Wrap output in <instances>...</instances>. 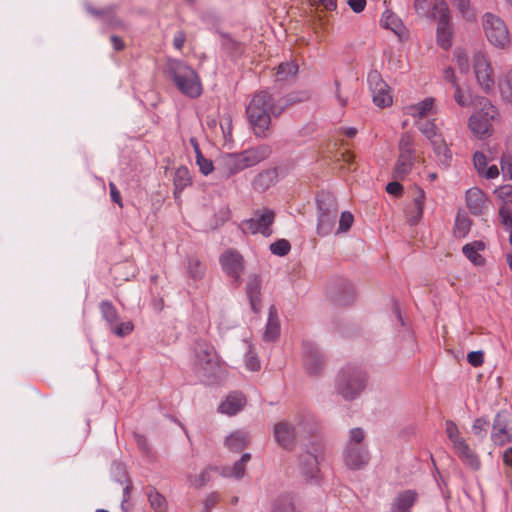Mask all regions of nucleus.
Instances as JSON below:
<instances>
[{"instance_id":"obj_1","label":"nucleus","mask_w":512,"mask_h":512,"mask_svg":"<svg viewBox=\"0 0 512 512\" xmlns=\"http://www.w3.org/2000/svg\"><path fill=\"white\" fill-rule=\"evenodd\" d=\"M315 430L316 422L313 416L299 414L276 423L273 428V436L280 447L292 450L298 440L308 437Z\"/></svg>"},{"instance_id":"obj_2","label":"nucleus","mask_w":512,"mask_h":512,"mask_svg":"<svg viewBox=\"0 0 512 512\" xmlns=\"http://www.w3.org/2000/svg\"><path fill=\"white\" fill-rule=\"evenodd\" d=\"M281 107L275 104L271 94L266 91L256 93L246 108L247 117L257 137H267L271 123V115H279Z\"/></svg>"},{"instance_id":"obj_3","label":"nucleus","mask_w":512,"mask_h":512,"mask_svg":"<svg viewBox=\"0 0 512 512\" xmlns=\"http://www.w3.org/2000/svg\"><path fill=\"white\" fill-rule=\"evenodd\" d=\"M270 154L271 148L265 144L249 148L240 153H226L217 159L216 170L222 176L228 178L244 169L257 165L268 158Z\"/></svg>"},{"instance_id":"obj_4","label":"nucleus","mask_w":512,"mask_h":512,"mask_svg":"<svg viewBox=\"0 0 512 512\" xmlns=\"http://www.w3.org/2000/svg\"><path fill=\"white\" fill-rule=\"evenodd\" d=\"M194 369L204 384L211 385L220 379L222 368L215 348L204 340L196 342Z\"/></svg>"},{"instance_id":"obj_5","label":"nucleus","mask_w":512,"mask_h":512,"mask_svg":"<svg viewBox=\"0 0 512 512\" xmlns=\"http://www.w3.org/2000/svg\"><path fill=\"white\" fill-rule=\"evenodd\" d=\"M166 72L182 94L191 98L201 95L200 78L196 71L185 62L178 59H169Z\"/></svg>"},{"instance_id":"obj_6","label":"nucleus","mask_w":512,"mask_h":512,"mask_svg":"<svg viewBox=\"0 0 512 512\" xmlns=\"http://www.w3.org/2000/svg\"><path fill=\"white\" fill-rule=\"evenodd\" d=\"M367 376L356 367H345L339 371L335 379V390L345 400L357 399L366 388Z\"/></svg>"},{"instance_id":"obj_7","label":"nucleus","mask_w":512,"mask_h":512,"mask_svg":"<svg viewBox=\"0 0 512 512\" xmlns=\"http://www.w3.org/2000/svg\"><path fill=\"white\" fill-rule=\"evenodd\" d=\"M480 109L469 118V128L472 133L484 138L491 134L492 123L499 117L497 108L486 98H479Z\"/></svg>"},{"instance_id":"obj_8","label":"nucleus","mask_w":512,"mask_h":512,"mask_svg":"<svg viewBox=\"0 0 512 512\" xmlns=\"http://www.w3.org/2000/svg\"><path fill=\"white\" fill-rule=\"evenodd\" d=\"M318 204V223L317 233L320 236L329 235L336 223L338 216V205L335 198L328 194L322 193L317 198Z\"/></svg>"},{"instance_id":"obj_9","label":"nucleus","mask_w":512,"mask_h":512,"mask_svg":"<svg viewBox=\"0 0 512 512\" xmlns=\"http://www.w3.org/2000/svg\"><path fill=\"white\" fill-rule=\"evenodd\" d=\"M482 25L488 41L495 47L504 49L510 44V35L505 22L497 15L485 13Z\"/></svg>"},{"instance_id":"obj_10","label":"nucleus","mask_w":512,"mask_h":512,"mask_svg":"<svg viewBox=\"0 0 512 512\" xmlns=\"http://www.w3.org/2000/svg\"><path fill=\"white\" fill-rule=\"evenodd\" d=\"M275 220V213L269 208L258 209L254 212L253 216L241 224V229L244 232L251 234H262L264 237H269L272 233V225Z\"/></svg>"},{"instance_id":"obj_11","label":"nucleus","mask_w":512,"mask_h":512,"mask_svg":"<svg viewBox=\"0 0 512 512\" xmlns=\"http://www.w3.org/2000/svg\"><path fill=\"white\" fill-rule=\"evenodd\" d=\"M473 71L478 85L486 93L494 91L495 79L488 55L482 51H477L472 59Z\"/></svg>"},{"instance_id":"obj_12","label":"nucleus","mask_w":512,"mask_h":512,"mask_svg":"<svg viewBox=\"0 0 512 512\" xmlns=\"http://www.w3.org/2000/svg\"><path fill=\"white\" fill-rule=\"evenodd\" d=\"M491 440L499 446L512 442V414L507 410L499 411L493 421Z\"/></svg>"},{"instance_id":"obj_13","label":"nucleus","mask_w":512,"mask_h":512,"mask_svg":"<svg viewBox=\"0 0 512 512\" xmlns=\"http://www.w3.org/2000/svg\"><path fill=\"white\" fill-rule=\"evenodd\" d=\"M320 451L317 447L300 454L298 458V470L306 481L318 482L320 479Z\"/></svg>"},{"instance_id":"obj_14","label":"nucleus","mask_w":512,"mask_h":512,"mask_svg":"<svg viewBox=\"0 0 512 512\" xmlns=\"http://www.w3.org/2000/svg\"><path fill=\"white\" fill-rule=\"evenodd\" d=\"M367 81L373 102L376 106L383 108L392 104V95L389 86L384 82L377 71H371L368 74Z\"/></svg>"},{"instance_id":"obj_15","label":"nucleus","mask_w":512,"mask_h":512,"mask_svg":"<svg viewBox=\"0 0 512 512\" xmlns=\"http://www.w3.org/2000/svg\"><path fill=\"white\" fill-rule=\"evenodd\" d=\"M220 264L223 271L233 277L237 282L244 269L243 257L236 250H227L220 257Z\"/></svg>"},{"instance_id":"obj_16","label":"nucleus","mask_w":512,"mask_h":512,"mask_svg":"<svg viewBox=\"0 0 512 512\" xmlns=\"http://www.w3.org/2000/svg\"><path fill=\"white\" fill-rule=\"evenodd\" d=\"M343 461L349 469H360L369 461L368 450L365 446H345Z\"/></svg>"},{"instance_id":"obj_17","label":"nucleus","mask_w":512,"mask_h":512,"mask_svg":"<svg viewBox=\"0 0 512 512\" xmlns=\"http://www.w3.org/2000/svg\"><path fill=\"white\" fill-rule=\"evenodd\" d=\"M304 367L310 374H317L323 365V357L319 348L309 342L303 344Z\"/></svg>"},{"instance_id":"obj_18","label":"nucleus","mask_w":512,"mask_h":512,"mask_svg":"<svg viewBox=\"0 0 512 512\" xmlns=\"http://www.w3.org/2000/svg\"><path fill=\"white\" fill-rule=\"evenodd\" d=\"M465 198L467 208L473 215H482L488 208V202L484 192L477 187L468 189Z\"/></svg>"},{"instance_id":"obj_19","label":"nucleus","mask_w":512,"mask_h":512,"mask_svg":"<svg viewBox=\"0 0 512 512\" xmlns=\"http://www.w3.org/2000/svg\"><path fill=\"white\" fill-rule=\"evenodd\" d=\"M246 398L242 393H230L219 405L218 411L222 414L233 416L243 409Z\"/></svg>"},{"instance_id":"obj_20","label":"nucleus","mask_w":512,"mask_h":512,"mask_svg":"<svg viewBox=\"0 0 512 512\" xmlns=\"http://www.w3.org/2000/svg\"><path fill=\"white\" fill-rule=\"evenodd\" d=\"M251 459L250 453H244L232 466H223L218 469L221 476L240 480L245 475L246 465Z\"/></svg>"},{"instance_id":"obj_21","label":"nucleus","mask_w":512,"mask_h":512,"mask_svg":"<svg viewBox=\"0 0 512 512\" xmlns=\"http://www.w3.org/2000/svg\"><path fill=\"white\" fill-rule=\"evenodd\" d=\"M456 455L460 458V460L467 465L472 470H479L481 467V462L478 455L473 451V449L469 446L467 441H463L461 444L457 445L453 448Z\"/></svg>"},{"instance_id":"obj_22","label":"nucleus","mask_w":512,"mask_h":512,"mask_svg":"<svg viewBox=\"0 0 512 512\" xmlns=\"http://www.w3.org/2000/svg\"><path fill=\"white\" fill-rule=\"evenodd\" d=\"M424 198V191L418 190L417 196L414 197L413 201L405 209L407 221L412 226L418 224L422 218Z\"/></svg>"},{"instance_id":"obj_23","label":"nucleus","mask_w":512,"mask_h":512,"mask_svg":"<svg viewBox=\"0 0 512 512\" xmlns=\"http://www.w3.org/2000/svg\"><path fill=\"white\" fill-rule=\"evenodd\" d=\"M260 288L261 279L259 276L255 274L250 275L246 284V294L250 301L252 310L256 313L260 310Z\"/></svg>"},{"instance_id":"obj_24","label":"nucleus","mask_w":512,"mask_h":512,"mask_svg":"<svg viewBox=\"0 0 512 512\" xmlns=\"http://www.w3.org/2000/svg\"><path fill=\"white\" fill-rule=\"evenodd\" d=\"M434 98L427 97L424 100L406 107V113L413 118H424L434 112Z\"/></svg>"},{"instance_id":"obj_25","label":"nucleus","mask_w":512,"mask_h":512,"mask_svg":"<svg viewBox=\"0 0 512 512\" xmlns=\"http://www.w3.org/2000/svg\"><path fill=\"white\" fill-rule=\"evenodd\" d=\"M417 499V494L412 490L400 493L391 506V512H410Z\"/></svg>"},{"instance_id":"obj_26","label":"nucleus","mask_w":512,"mask_h":512,"mask_svg":"<svg viewBox=\"0 0 512 512\" xmlns=\"http://www.w3.org/2000/svg\"><path fill=\"white\" fill-rule=\"evenodd\" d=\"M280 334V323L277 316V310L274 306H270L268 313V321L264 332V340L274 341Z\"/></svg>"},{"instance_id":"obj_27","label":"nucleus","mask_w":512,"mask_h":512,"mask_svg":"<svg viewBox=\"0 0 512 512\" xmlns=\"http://www.w3.org/2000/svg\"><path fill=\"white\" fill-rule=\"evenodd\" d=\"M381 24L384 28L393 31L398 37H403L405 35V27L401 19L391 11L387 10L383 13Z\"/></svg>"},{"instance_id":"obj_28","label":"nucleus","mask_w":512,"mask_h":512,"mask_svg":"<svg viewBox=\"0 0 512 512\" xmlns=\"http://www.w3.org/2000/svg\"><path fill=\"white\" fill-rule=\"evenodd\" d=\"M498 88L502 99L512 105V67L501 73Z\"/></svg>"},{"instance_id":"obj_29","label":"nucleus","mask_w":512,"mask_h":512,"mask_svg":"<svg viewBox=\"0 0 512 512\" xmlns=\"http://www.w3.org/2000/svg\"><path fill=\"white\" fill-rule=\"evenodd\" d=\"M248 443V435L244 431H234L225 438V447L233 452H240Z\"/></svg>"},{"instance_id":"obj_30","label":"nucleus","mask_w":512,"mask_h":512,"mask_svg":"<svg viewBox=\"0 0 512 512\" xmlns=\"http://www.w3.org/2000/svg\"><path fill=\"white\" fill-rule=\"evenodd\" d=\"M431 145L433 147L434 153L436 154L438 160L445 166H448L451 159H452V153L450 149L448 148L447 143L445 140L441 137L434 139V141L431 142Z\"/></svg>"},{"instance_id":"obj_31","label":"nucleus","mask_w":512,"mask_h":512,"mask_svg":"<svg viewBox=\"0 0 512 512\" xmlns=\"http://www.w3.org/2000/svg\"><path fill=\"white\" fill-rule=\"evenodd\" d=\"M427 18L437 20L438 23L449 21V8L445 0H434Z\"/></svg>"},{"instance_id":"obj_32","label":"nucleus","mask_w":512,"mask_h":512,"mask_svg":"<svg viewBox=\"0 0 512 512\" xmlns=\"http://www.w3.org/2000/svg\"><path fill=\"white\" fill-rule=\"evenodd\" d=\"M437 43L443 49H449L452 45V30L449 21L438 23Z\"/></svg>"},{"instance_id":"obj_33","label":"nucleus","mask_w":512,"mask_h":512,"mask_svg":"<svg viewBox=\"0 0 512 512\" xmlns=\"http://www.w3.org/2000/svg\"><path fill=\"white\" fill-rule=\"evenodd\" d=\"M484 248V245L481 242H474L470 244H466L463 246L462 251L464 255L474 264V265H482L484 259L479 254V251Z\"/></svg>"},{"instance_id":"obj_34","label":"nucleus","mask_w":512,"mask_h":512,"mask_svg":"<svg viewBox=\"0 0 512 512\" xmlns=\"http://www.w3.org/2000/svg\"><path fill=\"white\" fill-rule=\"evenodd\" d=\"M414 164V157L399 155L396 166L394 168V177L396 179H403L407 176Z\"/></svg>"},{"instance_id":"obj_35","label":"nucleus","mask_w":512,"mask_h":512,"mask_svg":"<svg viewBox=\"0 0 512 512\" xmlns=\"http://www.w3.org/2000/svg\"><path fill=\"white\" fill-rule=\"evenodd\" d=\"M148 501L155 512H165L167 509L166 498L155 488H151L148 492Z\"/></svg>"},{"instance_id":"obj_36","label":"nucleus","mask_w":512,"mask_h":512,"mask_svg":"<svg viewBox=\"0 0 512 512\" xmlns=\"http://www.w3.org/2000/svg\"><path fill=\"white\" fill-rule=\"evenodd\" d=\"M445 433L452 444V448L465 441L456 423L452 420L445 421Z\"/></svg>"},{"instance_id":"obj_37","label":"nucleus","mask_w":512,"mask_h":512,"mask_svg":"<svg viewBox=\"0 0 512 512\" xmlns=\"http://www.w3.org/2000/svg\"><path fill=\"white\" fill-rule=\"evenodd\" d=\"M273 512H296L293 497L289 494L277 497L273 504Z\"/></svg>"},{"instance_id":"obj_38","label":"nucleus","mask_w":512,"mask_h":512,"mask_svg":"<svg viewBox=\"0 0 512 512\" xmlns=\"http://www.w3.org/2000/svg\"><path fill=\"white\" fill-rule=\"evenodd\" d=\"M298 72V67L293 62H284L278 65L277 67V80L278 81H285L290 79L291 77H294Z\"/></svg>"},{"instance_id":"obj_39","label":"nucleus","mask_w":512,"mask_h":512,"mask_svg":"<svg viewBox=\"0 0 512 512\" xmlns=\"http://www.w3.org/2000/svg\"><path fill=\"white\" fill-rule=\"evenodd\" d=\"M102 317L106 320L109 327L115 325L118 321V313L115 307L109 301H102L100 304Z\"/></svg>"},{"instance_id":"obj_40","label":"nucleus","mask_w":512,"mask_h":512,"mask_svg":"<svg viewBox=\"0 0 512 512\" xmlns=\"http://www.w3.org/2000/svg\"><path fill=\"white\" fill-rule=\"evenodd\" d=\"M191 182L189 170L181 166L179 167L174 176V186L176 191H182L185 187H187Z\"/></svg>"},{"instance_id":"obj_41","label":"nucleus","mask_w":512,"mask_h":512,"mask_svg":"<svg viewBox=\"0 0 512 512\" xmlns=\"http://www.w3.org/2000/svg\"><path fill=\"white\" fill-rule=\"evenodd\" d=\"M417 127H418L419 131L428 140H430V142L434 141V139L441 137V135L438 133V129L436 127L434 120H427V121L419 122V123H417Z\"/></svg>"},{"instance_id":"obj_42","label":"nucleus","mask_w":512,"mask_h":512,"mask_svg":"<svg viewBox=\"0 0 512 512\" xmlns=\"http://www.w3.org/2000/svg\"><path fill=\"white\" fill-rule=\"evenodd\" d=\"M213 468H206L201 471L198 475H190L188 481L190 486L195 488H201L205 486L212 478Z\"/></svg>"},{"instance_id":"obj_43","label":"nucleus","mask_w":512,"mask_h":512,"mask_svg":"<svg viewBox=\"0 0 512 512\" xmlns=\"http://www.w3.org/2000/svg\"><path fill=\"white\" fill-rule=\"evenodd\" d=\"M399 155L414 157V141L409 133H404L399 140Z\"/></svg>"},{"instance_id":"obj_44","label":"nucleus","mask_w":512,"mask_h":512,"mask_svg":"<svg viewBox=\"0 0 512 512\" xmlns=\"http://www.w3.org/2000/svg\"><path fill=\"white\" fill-rule=\"evenodd\" d=\"M188 273L193 279H200L205 273V265L196 257L188 259Z\"/></svg>"},{"instance_id":"obj_45","label":"nucleus","mask_w":512,"mask_h":512,"mask_svg":"<svg viewBox=\"0 0 512 512\" xmlns=\"http://www.w3.org/2000/svg\"><path fill=\"white\" fill-rule=\"evenodd\" d=\"M454 99L462 107H468L473 104V99L469 91L465 92L459 84H455Z\"/></svg>"},{"instance_id":"obj_46","label":"nucleus","mask_w":512,"mask_h":512,"mask_svg":"<svg viewBox=\"0 0 512 512\" xmlns=\"http://www.w3.org/2000/svg\"><path fill=\"white\" fill-rule=\"evenodd\" d=\"M489 427V422L487 419L480 417L477 418L471 427L472 433L478 437L480 440L484 439L487 435V430Z\"/></svg>"},{"instance_id":"obj_47","label":"nucleus","mask_w":512,"mask_h":512,"mask_svg":"<svg viewBox=\"0 0 512 512\" xmlns=\"http://www.w3.org/2000/svg\"><path fill=\"white\" fill-rule=\"evenodd\" d=\"M196 162L202 174L209 175L214 170V165L211 160L205 158L199 147L196 146Z\"/></svg>"},{"instance_id":"obj_48","label":"nucleus","mask_w":512,"mask_h":512,"mask_svg":"<svg viewBox=\"0 0 512 512\" xmlns=\"http://www.w3.org/2000/svg\"><path fill=\"white\" fill-rule=\"evenodd\" d=\"M501 171L506 180L512 179V150L504 153L501 157Z\"/></svg>"},{"instance_id":"obj_49","label":"nucleus","mask_w":512,"mask_h":512,"mask_svg":"<svg viewBox=\"0 0 512 512\" xmlns=\"http://www.w3.org/2000/svg\"><path fill=\"white\" fill-rule=\"evenodd\" d=\"M454 57L459 69L462 72L467 73L469 71V56L467 52L463 49L457 48L454 51Z\"/></svg>"},{"instance_id":"obj_50","label":"nucleus","mask_w":512,"mask_h":512,"mask_svg":"<svg viewBox=\"0 0 512 512\" xmlns=\"http://www.w3.org/2000/svg\"><path fill=\"white\" fill-rule=\"evenodd\" d=\"M291 249L290 243L286 239H280L270 245V251L274 255L285 256Z\"/></svg>"},{"instance_id":"obj_51","label":"nucleus","mask_w":512,"mask_h":512,"mask_svg":"<svg viewBox=\"0 0 512 512\" xmlns=\"http://www.w3.org/2000/svg\"><path fill=\"white\" fill-rule=\"evenodd\" d=\"M365 438V432L363 429L356 427L349 431V439L346 446H363L362 441Z\"/></svg>"},{"instance_id":"obj_52","label":"nucleus","mask_w":512,"mask_h":512,"mask_svg":"<svg viewBox=\"0 0 512 512\" xmlns=\"http://www.w3.org/2000/svg\"><path fill=\"white\" fill-rule=\"evenodd\" d=\"M244 363L246 368L250 371H258L261 367L257 354L251 349L246 353Z\"/></svg>"},{"instance_id":"obj_53","label":"nucleus","mask_w":512,"mask_h":512,"mask_svg":"<svg viewBox=\"0 0 512 512\" xmlns=\"http://www.w3.org/2000/svg\"><path fill=\"white\" fill-rule=\"evenodd\" d=\"M470 229V220L464 216H457L455 221V232L458 236H465Z\"/></svg>"},{"instance_id":"obj_54","label":"nucleus","mask_w":512,"mask_h":512,"mask_svg":"<svg viewBox=\"0 0 512 512\" xmlns=\"http://www.w3.org/2000/svg\"><path fill=\"white\" fill-rule=\"evenodd\" d=\"M133 328H134V326H133L132 322H130V321L122 322L120 324H115L112 327H110L112 332L119 337H124V336L128 335L129 333L132 332Z\"/></svg>"},{"instance_id":"obj_55","label":"nucleus","mask_w":512,"mask_h":512,"mask_svg":"<svg viewBox=\"0 0 512 512\" xmlns=\"http://www.w3.org/2000/svg\"><path fill=\"white\" fill-rule=\"evenodd\" d=\"M473 163L477 173L480 175L488 165L487 157L482 152H475L473 155Z\"/></svg>"},{"instance_id":"obj_56","label":"nucleus","mask_w":512,"mask_h":512,"mask_svg":"<svg viewBox=\"0 0 512 512\" xmlns=\"http://www.w3.org/2000/svg\"><path fill=\"white\" fill-rule=\"evenodd\" d=\"M220 128L226 140L232 136V118L230 115H224L220 119Z\"/></svg>"},{"instance_id":"obj_57","label":"nucleus","mask_w":512,"mask_h":512,"mask_svg":"<svg viewBox=\"0 0 512 512\" xmlns=\"http://www.w3.org/2000/svg\"><path fill=\"white\" fill-rule=\"evenodd\" d=\"M353 215L350 212H342L339 219L338 232H346L353 224Z\"/></svg>"},{"instance_id":"obj_58","label":"nucleus","mask_w":512,"mask_h":512,"mask_svg":"<svg viewBox=\"0 0 512 512\" xmlns=\"http://www.w3.org/2000/svg\"><path fill=\"white\" fill-rule=\"evenodd\" d=\"M499 218L501 223L510 231L512 230V214L504 205L499 209Z\"/></svg>"},{"instance_id":"obj_59","label":"nucleus","mask_w":512,"mask_h":512,"mask_svg":"<svg viewBox=\"0 0 512 512\" xmlns=\"http://www.w3.org/2000/svg\"><path fill=\"white\" fill-rule=\"evenodd\" d=\"M430 4L427 0H415L414 9L416 13L421 17H428L430 11Z\"/></svg>"},{"instance_id":"obj_60","label":"nucleus","mask_w":512,"mask_h":512,"mask_svg":"<svg viewBox=\"0 0 512 512\" xmlns=\"http://www.w3.org/2000/svg\"><path fill=\"white\" fill-rule=\"evenodd\" d=\"M459 9L460 13L467 19H471L473 14L469 10V0H451Z\"/></svg>"},{"instance_id":"obj_61","label":"nucleus","mask_w":512,"mask_h":512,"mask_svg":"<svg viewBox=\"0 0 512 512\" xmlns=\"http://www.w3.org/2000/svg\"><path fill=\"white\" fill-rule=\"evenodd\" d=\"M495 193L497 196L502 199L505 203L512 202V186L504 185L498 188Z\"/></svg>"},{"instance_id":"obj_62","label":"nucleus","mask_w":512,"mask_h":512,"mask_svg":"<svg viewBox=\"0 0 512 512\" xmlns=\"http://www.w3.org/2000/svg\"><path fill=\"white\" fill-rule=\"evenodd\" d=\"M468 362L474 366H480L484 361V355L482 351H472L467 355Z\"/></svg>"},{"instance_id":"obj_63","label":"nucleus","mask_w":512,"mask_h":512,"mask_svg":"<svg viewBox=\"0 0 512 512\" xmlns=\"http://www.w3.org/2000/svg\"><path fill=\"white\" fill-rule=\"evenodd\" d=\"M479 176L484 177L488 180L495 179L499 176V169L496 165L487 166Z\"/></svg>"},{"instance_id":"obj_64","label":"nucleus","mask_w":512,"mask_h":512,"mask_svg":"<svg viewBox=\"0 0 512 512\" xmlns=\"http://www.w3.org/2000/svg\"><path fill=\"white\" fill-rule=\"evenodd\" d=\"M219 501V495L217 493H210L206 496L204 500V508L206 510L212 509L216 503Z\"/></svg>"}]
</instances>
